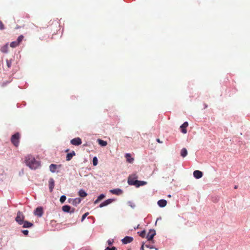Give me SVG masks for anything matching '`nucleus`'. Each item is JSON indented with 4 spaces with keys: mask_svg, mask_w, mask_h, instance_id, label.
<instances>
[{
    "mask_svg": "<svg viewBox=\"0 0 250 250\" xmlns=\"http://www.w3.org/2000/svg\"><path fill=\"white\" fill-rule=\"evenodd\" d=\"M25 163L26 165L32 169L37 168L40 166L39 162L32 155H28L25 157Z\"/></svg>",
    "mask_w": 250,
    "mask_h": 250,
    "instance_id": "f257e3e1",
    "label": "nucleus"
},
{
    "mask_svg": "<svg viewBox=\"0 0 250 250\" xmlns=\"http://www.w3.org/2000/svg\"><path fill=\"white\" fill-rule=\"evenodd\" d=\"M20 139V134L19 132H17L11 136V142L14 146L17 147L19 145Z\"/></svg>",
    "mask_w": 250,
    "mask_h": 250,
    "instance_id": "f03ea898",
    "label": "nucleus"
},
{
    "mask_svg": "<svg viewBox=\"0 0 250 250\" xmlns=\"http://www.w3.org/2000/svg\"><path fill=\"white\" fill-rule=\"evenodd\" d=\"M138 178V176L136 174H132L129 176L128 178V184L129 185L131 186H135L136 184V183H135L136 181H138L137 179Z\"/></svg>",
    "mask_w": 250,
    "mask_h": 250,
    "instance_id": "7ed1b4c3",
    "label": "nucleus"
},
{
    "mask_svg": "<svg viewBox=\"0 0 250 250\" xmlns=\"http://www.w3.org/2000/svg\"><path fill=\"white\" fill-rule=\"evenodd\" d=\"M24 215L22 212L19 211L17 212V216L15 218V221L19 224L22 225L23 223L24 219Z\"/></svg>",
    "mask_w": 250,
    "mask_h": 250,
    "instance_id": "20e7f679",
    "label": "nucleus"
},
{
    "mask_svg": "<svg viewBox=\"0 0 250 250\" xmlns=\"http://www.w3.org/2000/svg\"><path fill=\"white\" fill-rule=\"evenodd\" d=\"M156 235V232L154 229H150L147 236L146 238L148 241L153 240L154 236Z\"/></svg>",
    "mask_w": 250,
    "mask_h": 250,
    "instance_id": "39448f33",
    "label": "nucleus"
},
{
    "mask_svg": "<svg viewBox=\"0 0 250 250\" xmlns=\"http://www.w3.org/2000/svg\"><path fill=\"white\" fill-rule=\"evenodd\" d=\"M82 143L81 139L79 137L73 139L71 140V143L75 146H79L81 145Z\"/></svg>",
    "mask_w": 250,
    "mask_h": 250,
    "instance_id": "423d86ee",
    "label": "nucleus"
},
{
    "mask_svg": "<svg viewBox=\"0 0 250 250\" xmlns=\"http://www.w3.org/2000/svg\"><path fill=\"white\" fill-rule=\"evenodd\" d=\"M114 201V200L113 199H108L107 200H106L105 201H104V202L102 203L100 205L99 207L103 208L104 206H106L111 204V203H112Z\"/></svg>",
    "mask_w": 250,
    "mask_h": 250,
    "instance_id": "0eeeda50",
    "label": "nucleus"
},
{
    "mask_svg": "<svg viewBox=\"0 0 250 250\" xmlns=\"http://www.w3.org/2000/svg\"><path fill=\"white\" fill-rule=\"evenodd\" d=\"M35 215L41 217L43 214V209L42 207L37 208L34 211Z\"/></svg>",
    "mask_w": 250,
    "mask_h": 250,
    "instance_id": "6e6552de",
    "label": "nucleus"
},
{
    "mask_svg": "<svg viewBox=\"0 0 250 250\" xmlns=\"http://www.w3.org/2000/svg\"><path fill=\"white\" fill-rule=\"evenodd\" d=\"M133 240V238L130 236H125L122 240V242L124 244H126L131 242Z\"/></svg>",
    "mask_w": 250,
    "mask_h": 250,
    "instance_id": "1a4fd4ad",
    "label": "nucleus"
},
{
    "mask_svg": "<svg viewBox=\"0 0 250 250\" xmlns=\"http://www.w3.org/2000/svg\"><path fill=\"white\" fill-rule=\"evenodd\" d=\"M188 124L187 122H186L184 123V124L180 126V128L181 129V132L184 133L186 134L187 132V130L186 128L188 126Z\"/></svg>",
    "mask_w": 250,
    "mask_h": 250,
    "instance_id": "9d476101",
    "label": "nucleus"
},
{
    "mask_svg": "<svg viewBox=\"0 0 250 250\" xmlns=\"http://www.w3.org/2000/svg\"><path fill=\"white\" fill-rule=\"evenodd\" d=\"M193 176L196 179H199L203 176V172L201 171L196 170L193 172Z\"/></svg>",
    "mask_w": 250,
    "mask_h": 250,
    "instance_id": "9b49d317",
    "label": "nucleus"
},
{
    "mask_svg": "<svg viewBox=\"0 0 250 250\" xmlns=\"http://www.w3.org/2000/svg\"><path fill=\"white\" fill-rule=\"evenodd\" d=\"M54 180L53 178H50L49 180V190L51 192L54 188L55 184Z\"/></svg>",
    "mask_w": 250,
    "mask_h": 250,
    "instance_id": "f8f14e48",
    "label": "nucleus"
},
{
    "mask_svg": "<svg viewBox=\"0 0 250 250\" xmlns=\"http://www.w3.org/2000/svg\"><path fill=\"white\" fill-rule=\"evenodd\" d=\"M157 204L160 207L163 208L166 206L167 201L166 200L161 199L158 201Z\"/></svg>",
    "mask_w": 250,
    "mask_h": 250,
    "instance_id": "ddd939ff",
    "label": "nucleus"
},
{
    "mask_svg": "<svg viewBox=\"0 0 250 250\" xmlns=\"http://www.w3.org/2000/svg\"><path fill=\"white\" fill-rule=\"evenodd\" d=\"M22 227L24 228H29L33 226V224L27 221H24Z\"/></svg>",
    "mask_w": 250,
    "mask_h": 250,
    "instance_id": "4468645a",
    "label": "nucleus"
},
{
    "mask_svg": "<svg viewBox=\"0 0 250 250\" xmlns=\"http://www.w3.org/2000/svg\"><path fill=\"white\" fill-rule=\"evenodd\" d=\"M125 157L126 159V161L129 163L132 164L133 163L134 159L131 157V155L129 153L125 154Z\"/></svg>",
    "mask_w": 250,
    "mask_h": 250,
    "instance_id": "2eb2a0df",
    "label": "nucleus"
},
{
    "mask_svg": "<svg viewBox=\"0 0 250 250\" xmlns=\"http://www.w3.org/2000/svg\"><path fill=\"white\" fill-rule=\"evenodd\" d=\"M110 192L114 194L119 195L122 193V190L120 188H116L110 190Z\"/></svg>",
    "mask_w": 250,
    "mask_h": 250,
    "instance_id": "dca6fc26",
    "label": "nucleus"
},
{
    "mask_svg": "<svg viewBox=\"0 0 250 250\" xmlns=\"http://www.w3.org/2000/svg\"><path fill=\"white\" fill-rule=\"evenodd\" d=\"M75 154H76L75 152L74 151H73L71 153H68L67 154L66 157V161H69L71 160V159L72 158L73 156H75Z\"/></svg>",
    "mask_w": 250,
    "mask_h": 250,
    "instance_id": "f3484780",
    "label": "nucleus"
},
{
    "mask_svg": "<svg viewBox=\"0 0 250 250\" xmlns=\"http://www.w3.org/2000/svg\"><path fill=\"white\" fill-rule=\"evenodd\" d=\"M135 183H136L135 186L137 188H138L140 186H144L146 184V182L143 181L138 180V181H136Z\"/></svg>",
    "mask_w": 250,
    "mask_h": 250,
    "instance_id": "a211bd4d",
    "label": "nucleus"
},
{
    "mask_svg": "<svg viewBox=\"0 0 250 250\" xmlns=\"http://www.w3.org/2000/svg\"><path fill=\"white\" fill-rule=\"evenodd\" d=\"M8 43H6V44H5L4 45H3V46H2L0 48V50L3 53H6L8 52Z\"/></svg>",
    "mask_w": 250,
    "mask_h": 250,
    "instance_id": "6ab92c4d",
    "label": "nucleus"
},
{
    "mask_svg": "<svg viewBox=\"0 0 250 250\" xmlns=\"http://www.w3.org/2000/svg\"><path fill=\"white\" fill-rule=\"evenodd\" d=\"M81 202V199L80 198H76L73 199L72 204L75 206H76L78 204H80Z\"/></svg>",
    "mask_w": 250,
    "mask_h": 250,
    "instance_id": "aec40b11",
    "label": "nucleus"
},
{
    "mask_svg": "<svg viewBox=\"0 0 250 250\" xmlns=\"http://www.w3.org/2000/svg\"><path fill=\"white\" fill-rule=\"evenodd\" d=\"M71 207L68 205H65L62 206V210L65 212L69 213L70 211Z\"/></svg>",
    "mask_w": 250,
    "mask_h": 250,
    "instance_id": "412c9836",
    "label": "nucleus"
},
{
    "mask_svg": "<svg viewBox=\"0 0 250 250\" xmlns=\"http://www.w3.org/2000/svg\"><path fill=\"white\" fill-rule=\"evenodd\" d=\"M87 195V194L83 189H80L79 191V195L81 197H85Z\"/></svg>",
    "mask_w": 250,
    "mask_h": 250,
    "instance_id": "4be33fe9",
    "label": "nucleus"
},
{
    "mask_svg": "<svg viewBox=\"0 0 250 250\" xmlns=\"http://www.w3.org/2000/svg\"><path fill=\"white\" fill-rule=\"evenodd\" d=\"M57 167V165L55 164H51L49 166V169L50 171L54 173L55 172Z\"/></svg>",
    "mask_w": 250,
    "mask_h": 250,
    "instance_id": "5701e85b",
    "label": "nucleus"
},
{
    "mask_svg": "<svg viewBox=\"0 0 250 250\" xmlns=\"http://www.w3.org/2000/svg\"><path fill=\"white\" fill-rule=\"evenodd\" d=\"M188 154V151L186 148H183L181 151V155L183 157H186Z\"/></svg>",
    "mask_w": 250,
    "mask_h": 250,
    "instance_id": "b1692460",
    "label": "nucleus"
},
{
    "mask_svg": "<svg viewBox=\"0 0 250 250\" xmlns=\"http://www.w3.org/2000/svg\"><path fill=\"white\" fill-rule=\"evenodd\" d=\"M98 142L99 145H100L101 146H105L107 145V143L106 141H104L103 140L98 139Z\"/></svg>",
    "mask_w": 250,
    "mask_h": 250,
    "instance_id": "393cba45",
    "label": "nucleus"
},
{
    "mask_svg": "<svg viewBox=\"0 0 250 250\" xmlns=\"http://www.w3.org/2000/svg\"><path fill=\"white\" fill-rule=\"evenodd\" d=\"M19 45V44L16 41H14L11 42L10 46L12 48H15L18 46Z\"/></svg>",
    "mask_w": 250,
    "mask_h": 250,
    "instance_id": "a878e982",
    "label": "nucleus"
},
{
    "mask_svg": "<svg viewBox=\"0 0 250 250\" xmlns=\"http://www.w3.org/2000/svg\"><path fill=\"white\" fill-rule=\"evenodd\" d=\"M23 35H20L18 38L17 41H16L19 44L21 43V42L22 41L23 39Z\"/></svg>",
    "mask_w": 250,
    "mask_h": 250,
    "instance_id": "bb28decb",
    "label": "nucleus"
},
{
    "mask_svg": "<svg viewBox=\"0 0 250 250\" xmlns=\"http://www.w3.org/2000/svg\"><path fill=\"white\" fill-rule=\"evenodd\" d=\"M93 165L95 166H97L98 164V159L97 157H94L93 159Z\"/></svg>",
    "mask_w": 250,
    "mask_h": 250,
    "instance_id": "cd10ccee",
    "label": "nucleus"
},
{
    "mask_svg": "<svg viewBox=\"0 0 250 250\" xmlns=\"http://www.w3.org/2000/svg\"><path fill=\"white\" fill-rule=\"evenodd\" d=\"M66 198L65 195H62L60 198V201L62 203H63L65 201Z\"/></svg>",
    "mask_w": 250,
    "mask_h": 250,
    "instance_id": "c85d7f7f",
    "label": "nucleus"
},
{
    "mask_svg": "<svg viewBox=\"0 0 250 250\" xmlns=\"http://www.w3.org/2000/svg\"><path fill=\"white\" fill-rule=\"evenodd\" d=\"M6 64H7L8 68H10L12 64L11 60H6Z\"/></svg>",
    "mask_w": 250,
    "mask_h": 250,
    "instance_id": "c756f323",
    "label": "nucleus"
},
{
    "mask_svg": "<svg viewBox=\"0 0 250 250\" xmlns=\"http://www.w3.org/2000/svg\"><path fill=\"white\" fill-rule=\"evenodd\" d=\"M139 235L142 237V238H144L145 237V235H146V231L145 230H143L142 231H141V232L139 233Z\"/></svg>",
    "mask_w": 250,
    "mask_h": 250,
    "instance_id": "7c9ffc66",
    "label": "nucleus"
},
{
    "mask_svg": "<svg viewBox=\"0 0 250 250\" xmlns=\"http://www.w3.org/2000/svg\"><path fill=\"white\" fill-rule=\"evenodd\" d=\"M128 205L131 207L132 208H134L135 207V205L134 203H133L132 202H131V201H129L128 202Z\"/></svg>",
    "mask_w": 250,
    "mask_h": 250,
    "instance_id": "2f4dec72",
    "label": "nucleus"
},
{
    "mask_svg": "<svg viewBox=\"0 0 250 250\" xmlns=\"http://www.w3.org/2000/svg\"><path fill=\"white\" fill-rule=\"evenodd\" d=\"M105 197V195L103 194H101L100 196H98L97 199L100 201L102 199H103Z\"/></svg>",
    "mask_w": 250,
    "mask_h": 250,
    "instance_id": "473e14b6",
    "label": "nucleus"
},
{
    "mask_svg": "<svg viewBox=\"0 0 250 250\" xmlns=\"http://www.w3.org/2000/svg\"><path fill=\"white\" fill-rule=\"evenodd\" d=\"M4 29V25L3 22L0 21V30H2Z\"/></svg>",
    "mask_w": 250,
    "mask_h": 250,
    "instance_id": "72a5a7b5",
    "label": "nucleus"
},
{
    "mask_svg": "<svg viewBox=\"0 0 250 250\" xmlns=\"http://www.w3.org/2000/svg\"><path fill=\"white\" fill-rule=\"evenodd\" d=\"M89 214L88 212L85 213L82 217V221H83L84 219L85 218V217Z\"/></svg>",
    "mask_w": 250,
    "mask_h": 250,
    "instance_id": "f704fd0d",
    "label": "nucleus"
},
{
    "mask_svg": "<svg viewBox=\"0 0 250 250\" xmlns=\"http://www.w3.org/2000/svg\"><path fill=\"white\" fill-rule=\"evenodd\" d=\"M21 232L23 233V234L25 236H27L28 234V230H22Z\"/></svg>",
    "mask_w": 250,
    "mask_h": 250,
    "instance_id": "c9c22d12",
    "label": "nucleus"
},
{
    "mask_svg": "<svg viewBox=\"0 0 250 250\" xmlns=\"http://www.w3.org/2000/svg\"><path fill=\"white\" fill-rule=\"evenodd\" d=\"M105 250H117V249L115 247H112V248L107 247Z\"/></svg>",
    "mask_w": 250,
    "mask_h": 250,
    "instance_id": "e433bc0d",
    "label": "nucleus"
},
{
    "mask_svg": "<svg viewBox=\"0 0 250 250\" xmlns=\"http://www.w3.org/2000/svg\"><path fill=\"white\" fill-rule=\"evenodd\" d=\"M114 242V240L113 239L111 240H108L107 241V243L109 246H111L112 245L113 243Z\"/></svg>",
    "mask_w": 250,
    "mask_h": 250,
    "instance_id": "4c0bfd02",
    "label": "nucleus"
},
{
    "mask_svg": "<svg viewBox=\"0 0 250 250\" xmlns=\"http://www.w3.org/2000/svg\"><path fill=\"white\" fill-rule=\"evenodd\" d=\"M75 210V208H71L70 211H69V213H73V212H74Z\"/></svg>",
    "mask_w": 250,
    "mask_h": 250,
    "instance_id": "58836bf2",
    "label": "nucleus"
},
{
    "mask_svg": "<svg viewBox=\"0 0 250 250\" xmlns=\"http://www.w3.org/2000/svg\"><path fill=\"white\" fill-rule=\"evenodd\" d=\"M73 199L69 198L68 200V202H69V203H70L72 204V202H73Z\"/></svg>",
    "mask_w": 250,
    "mask_h": 250,
    "instance_id": "ea45409f",
    "label": "nucleus"
},
{
    "mask_svg": "<svg viewBox=\"0 0 250 250\" xmlns=\"http://www.w3.org/2000/svg\"><path fill=\"white\" fill-rule=\"evenodd\" d=\"M99 202H100V201H99L98 199H97L94 201V204H97L98 203H99Z\"/></svg>",
    "mask_w": 250,
    "mask_h": 250,
    "instance_id": "a19ab883",
    "label": "nucleus"
},
{
    "mask_svg": "<svg viewBox=\"0 0 250 250\" xmlns=\"http://www.w3.org/2000/svg\"><path fill=\"white\" fill-rule=\"evenodd\" d=\"M156 141H157V142H158L159 143H162V142L160 141V139H157Z\"/></svg>",
    "mask_w": 250,
    "mask_h": 250,
    "instance_id": "79ce46f5",
    "label": "nucleus"
},
{
    "mask_svg": "<svg viewBox=\"0 0 250 250\" xmlns=\"http://www.w3.org/2000/svg\"><path fill=\"white\" fill-rule=\"evenodd\" d=\"M146 247H148V248H149L150 249H153V247H152H152H151V246H149H149H148L147 245H146Z\"/></svg>",
    "mask_w": 250,
    "mask_h": 250,
    "instance_id": "37998d69",
    "label": "nucleus"
},
{
    "mask_svg": "<svg viewBox=\"0 0 250 250\" xmlns=\"http://www.w3.org/2000/svg\"><path fill=\"white\" fill-rule=\"evenodd\" d=\"M141 250H144V245H143L141 248Z\"/></svg>",
    "mask_w": 250,
    "mask_h": 250,
    "instance_id": "c03bdc74",
    "label": "nucleus"
},
{
    "mask_svg": "<svg viewBox=\"0 0 250 250\" xmlns=\"http://www.w3.org/2000/svg\"><path fill=\"white\" fill-rule=\"evenodd\" d=\"M168 196L169 197H171V195H169Z\"/></svg>",
    "mask_w": 250,
    "mask_h": 250,
    "instance_id": "a18cd8bd",
    "label": "nucleus"
}]
</instances>
